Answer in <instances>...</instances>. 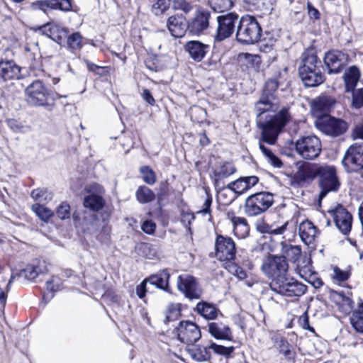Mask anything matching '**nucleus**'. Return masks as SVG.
<instances>
[{
    "instance_id": "f257e3e1",
    "label": "nucleus",
    "mask_w": 363,
    "mask_h": 363,
    "mask_svg": "<svg viewBox=\"0 0 363 363\" xmlns=\"http://www.w3.org/2000/svg\"><path fill=\"white\" fill-rule=\"evenodd\" d=\"M287 70L284 69L280 74L279 81L276 79H269L259 100L255 104L256 122L262 130V140L269 145H274L282 128L290 121L291 115L287 108H283L277 113L279 101L274 95L279 84L287 79Z\"/></svg>"
},
{
    "instance_id": "f03ea898",
    "label": "nucleus",
    "mask_w": 363,
    "mask_h": 363,
    "mask_svg": "<svg viewBox=\"0 0 363 363\" xmlns=\"http://www.w3.org/2000/svg\"><path fill=\"white\" fill-rule=\"evenodd\" d=\"M321 62L314 54L303 53L302 65L300 66L299 76L306 86H316L324 81L320 69Z\"/></svg>"
},
{
    "instance_id": "7ed1b4c3",
    "label": "nucleus",
    "mask_w": 363,
    "mask_h": 363,
    "mask_svg": "<svg viewBox=\"0 0 363 363\" xmlns=\"http://www.w3.org/2000/svg\"><path fill=\"white\" fill-rule=\"evenodd\" d=\"M261 33V26L255 17L245 15L240 18L236 33L238 42L254 44L259 40Z\"/></svg>"
},
{
    "instance_id": "20e7f679",
    "label": "nucleus",
    "mask_w": 363,
    "mask_h": 363,
    "mask_svg": "<svg viewBox=\"0 0 363 363\" xmlns=\"http://www.w3.org/2000/svg\"><path fill=\"white\" fill-rule=\"evenodd\" d=\"M273 195L268 192H259L248 196L244 211L249 216H257L267 211L273 204Z\"/></svg>"
},
{
    "instance_id": "39448f33",
    "label": "nucleus",
    "mask_w": 363,
    "mask_h": 363,
    "mask_svg": "<svg viewBox=\"0 0 363 363\" xmlns=\"http://www.w3.org/2000/svg\"><path fill=\"white\" fill-rule=\"evenodd\" d=\"M261 270L272 281H284L288 271V264L284 257L269 256L262 262Z\"/></svg>"
},
{
    "instance_id": "423d86ee",
    "label": "nucleus",
    "mask_w": 363,
    "mask_h": 363,
    "mask_svg": "<svg viewBox=\"0 0 363 363\" xmlns=\"http://www.w3.org/2000/svg\"><path fill=\"white\" fill-rule=\"evenodd\" d=\"M317 176L319 177V186L320 188V199H323L328 193L338 190L340 182L334 166H320Z\"/></svg>"
},
{
    "instance_id": "0eeeda50",
    "label": "nucleus",
    "mask_w": 363,
    "mask_h": 363,
    "mask_svg": "<svg viewBox=\"0 0 363 363\" xmlns=\"http://www.w3.org/2000/svg\"><path fill=\"white\" fill-rule=\"evenodd\" d=\"M26 99L33 106H43L49 104L51 91L39 79L30 83L25 89Z\"/></svg>"
},
{
    "instance_id": "6e6552de",
    "label": "nucleus",
    "mask_w": 363,
    "mask_h": 363,
    "mask_svg": "<svg viewBox=\"0 0 363 363\" xmlns=\"http://www.w3.org/2000/svg\"><path fill=\"white\" fill-rule=\"evenodd\" d=\"M321 142L315 135L301 137L295 143L296 153L305 160L315 159L321 152Z\"/></svg>"
},
{
    "instance_id": "1a4fd4ad",
    "label": "nucleus",
    "mask_w": 363,
    "mask_h": 363,
    "mask_svg": "<svg viewBox=\"0 0 363 363\" xmlns=\"http://www.w3.org/2000/svg\"><path fill=\"white\" fill-rule=\"evenodd\" d=\"M269 286L273 291L289 297L300 296L306 291V286L304 284L286 276L283 281H272Z\"/></svg>"
},
{
    "instance_id": "9d476101",
    "label": "nucleus",
    "mask_w": 363,
    "mask_h": 363,
    "mask_svg": "<svg viewBox=\"0 0 363 363\" xmlns=\"http://www.w3.org/2000/svg\"><path fill=\"white\" fill-rule=\"evenodd\" d=\"M315 126L323 133L332 137L340 136L348 129L347 122L330 116L318 119L315 121Z\"/></svg>"
},
{
    "instance_id": "9b49d317",
    "label": "nucleus",
    "mask_w": 363,
    "mask_h": 363,
    "mask_svg": "<svg viewBox=\"0 0 363 363\" xmlns=\"http://www.w3.org/2000/svg\"><path fill=\"white\" fill-rule=\"evenodd\" d=\"M177 289L189 299H198L202 290L196 279L191 275L184 274L177 278Z\"/></svg>"
},
{
    "instance_id": "f8f14e48",
    "label": "nucleus",
    "mask_w": 363,
    "mask_h": 363,
    "mask_svg": "<svg viewBox=\"0 0 363 363\" xmlns=\"http://www.w3.org/2000/svg\"><path fill=\"white\" fill-rule=\"evenodd\" d=\"M342 164L350 171L363 167V143H355L347 149Z\"/></svg>"
},
{
    "instance_id": "ddd939ff",
    "label": "nucleus",
    "mask_w": 363,
    "mask_h": 363,
    "mask_svg": "<svg viewBox=\"0 0 363 363\" xmlns=\"http://www.w3.org/2000/svg\"><path fill=\"white\" fill-rule=\"evenodd\" d=\"M238 16L233 13H228L217 17L218 28L215 39L222 41L229 38L234 32L235 23Z\"/></svg>"
},
{
    "instance_id": "4468645a",
    "label": "nucleus",
    "mask_w": 363,
    "mask_h": 363,
    "mask_svg": "<svg viewBox=\"0 0 363 363\" xmlns=\"http://www.w3.org/2000/svg\"><path fill=\"white\" fill-rule=\"evenodd\" d=\"M337 229L343 234L347 235L352 229V216L342 205L328 211Z\"/></svg>"
},
{
    "instance_id": "2eb2a0df",
    "label": "nucleus",
    "mask_w": 363,
    "mask_h": 363,
    "mask_svg": "<svg viewBox=\"0 0 363 363\" xmlns=\"http://www.w3.org/2000/svg\"><path fill=\"white\" fill-rule=\"evenodd\" d=\"M235 243L231 238L218 235L216 240V256L220 261H231L235 257Z\"/></svg>"
},
{
    "instance_id": "dca6fc26",
    "label": "nucleus",
    "mask_w": 363,
    "mask_h": 363,
    "mask_svg": "<svg viewBox=\"0 0 363 363\" xmlns=\"http://www.w3.org/2000/svg\"><path fill=\"white\" fill-rule=\"evenodd\" d=\"M48 267L45 261H37L30 264H28L24 269L16 274H12L7 284L6 289L9 290L11 283L16 278L23 277L27 280L35 279L40 274L47 273Z\"/></svg>"
},
{
    "instance_id": "f3484780",
    "label": "nucleus",
    "mask_w": 363,
    "mask_h": 363,
    "mask_svg": "<svg viewBox=\"0 0 363 363\" xmlns=\"http://www.w3.org/2000/svg\"><path fill=\"white\" fill-rule=\"evenodd\" d=\"M177 330L178 339L186 345H191L201 337L199 327L189 320L180 322Z\"/></svg>"
},
{
    "instance_id": "a211bd4d",
    "label": "nucleus",
    "mask_w": 363,
    "mask_h": 363,
    "mask_svg": "<svg viewBox=\"0 0 363 363\" xmlns=\"http://www.w3.org/2000/svg\"><path fill=\"white\" fill-rule=\"evenodd\" d=\"M85 189L86 192L89 193V195L84 197V206L93 211L101 210L105 204L104 199L101 195L104 192L102 187L94 184L86 187Z\"/></svg>"
},
{
    "instance_id": "6ab92c4d",
    "label": "nucleus",
    "mask_w": 363,
    "mask_h": 363,
    "mask_svg": "<svg viewBox=\"0 0 363 363\" xmlns=\"http://www.w3.org/2000/svg\"><path fill=\"white\" fill-rule=\"evenodd\" d=\"M211 12L199 9L194 13V17L188 23V29L190 33L194 35H200L209 26Z\"/></svg>"
},
{
    "instance_id": "aec40b11",
    "label": "nucleus",
    "mask_w": 363,
    "mask_h": 363,
    "mask_svg": "<svg viewBox=\"0 0 363 363\" xmlns=\"http://www.w3.org/2000/svg\"><path fill=\"white\" fill-rule=\"evenodd\" d=\"M347 62V56L339 50L330 51L325 55L324 63L330 74L340 72Z\"/></svg>"
},
{
    "instance_id": "412c9836",
    "label": "nucleus",
    "mask_w": 363,
    "mask_h": 363,
    "mask_svg": "<svg viewBox=\"0 0 363 363\" xmlns=\"http://www.w3.org/2000/svg\"><path fill=\"white\" fill-rule=\"evenodd\" d=\"M33 10H40L48 13L51 10L59 9L69 11L72 9L71 0H39L31 4Z\"/></svg>"
},
{
    "instance_id": "4be33fe9",
    "label": "nucleus",
    "mask_w": 363,
    "mask_h": 363,
    "mask_svg": "<svg viewBox=\"0 0 363 363\" xmlns=\"http://www.w3.org/2000/svg\"><path fill=\"white\" fill-rule=\"evenodd\" d=\"M319 167L315 164L310 163H304L300 165L294 176V182L298 185L311 182L317 177Z\"/></svg>"
},
{
    "instance_id": "5701e85b",
    "label": "nucleus",
    "mask_w": 363,
    "mask_h": 363,
    "mask_svg": "<svg viewBox=\"0 0 363 363\" xmlns=\"http://www.w3.org/2000/svg\"><path fill=\"white\" fill-rule=\"evenodd\" d=\"M335 104V100L328 96H320L314 99L311 104V111L313 114L319 118L328 113Z\"/></svg>"
},
{
    "instance_id": "b1692460",
    "label": "nucleus",
    "mask_w": 363,
    "mask_h": 363,
    "mask_svg": "<svg viewBox=\"0 0 363 363\" xmlns=\"http://www.w3.org/2000/svg\"><path fill=\"white\" fill-rule=\"evenodd\" d=\"M184 48L192 60L201 62L208 53L209 45L199 40H191L186 43Z\"/></svg>"
},
{
    "instance_id": "393cba45",
    "label": "nucleus",
    "mask_w": 363,
    "mask_h": 363,
    "mask_svg": "<svg viewBox=\"0 0 363 363\" xmlns=\"http://www.w3.org/2000/svg\"><path fill=\"white\" fill-rule=\"evenodd\" d=\"M167 28L173 37L182 38L185 35L188 26L183 16H172L167 19Z\"/></svg>"
},
{
    "instance_id": "a878e982",
    "label": "nucleus",
    "mask_w": 363,
    "mask_h": 363,
    "mask_svg": "<svg viewBox=\"0 0 363 363\" xmlns=\"http://www.w3.org/2000/svg\"><path fill=\"white\" fill-rule=\"evenodd\" d=\"M42 33L58 44H61L64 40L67 37V30L55 23H48L44 25L40 28Z\"/></svg>"
},
{
    "instance_id": "bb28decb",
    "label": "nucleus",
    "mask_w": 363,
    "mask_h": 363,
    "mask_svg": "<svg viewBox=\"0 0 363 363\" xmlns=\"http://www.w3.org/2000/svg\"><path fill=\"white\" fill-rule=\"evenodd\" d=\"M21 68L11 60L0 62V81L6 82L20 78Z\"/></svg>"
},
{
    "instance_id": "cd10ccee",
    "label": "nucleus",
    "mask_w": 363,
    "mask_h": 363,
    "mask_svg": "<svg viewBox=\"0 0 363 363\" xmlns=\"http://www.w3.org/2000/svg\"><path fill=\"white\" fill-rule=\"evenodd\" d=\"M298 233L301 240L308 245L315 240L318 234L315 226L309 220H304L299 224Z\"/></svg>"
},
{
    "instance_id": "c85d7f7f",
    "label": "nucleus",
    "mask_w": 363,
    "mask_h": 363,
    "mask_svg": "<svg viewBox=\"0 0 363 363\" xmlns=\"http://www.w3.org/2000/svg\"><path fill=\"white\" fill-rule=\"evenodd\" d=\"M209 333L218 340H232V333L230 328L221 322H213L208 324Z\"/></svg>"
},
{
    "instance_id": "c756f323",
    "label": "nucleus",
    "mask_w": 363,
    "mask_h": 363,
    "mask_svg": "<svg viewBox=\"0 0 363 363\" xmlns=\"http://www.w3.org/2000/svg\"><path fill=\"white\" fill-rule=\"evenodd\" d=\"M330 298L345 313L350 312L352 308L351 297L343 291H331Z\"/></svg>"
},
{
    "instance_id": "7c9ffc66",
    "label": "nucleus",
    "mask_w": 363,
    "mask_h": 363,
    "mask_svg": "<svg viewBox=\"0 0 363 363\" xmlns=\"http://www.w3.org/2000/svg\"><path fill=\"white\" fill-rule=\"evenodd\" d=\"M247 191L246 183L243 177H241L234 182H230L228 184L226 188L221 189L218 193V196L220 200H223V198L228 194H232L235 193L238 195L244 194Z\"/></svg>"
},
{
    "instance_id": "2f4dec72",
    "label": "nucleus",
    "mask_w": 363,
    "mask_h": 363,
    "mask_svg": "<svg viewBox=\"0 0 363 363\" xmlns=\"http://www.w3.org/2000/svg\"><path fill=\"white\" fill-rule=\"evenodd\" d=\"M196 311L206 320H214L220 313L219 309L214 304L206 301L199 302Z\"/></svg>"
},
{
    "instance_id": "473e14b6",
    "label": "nucleus",
    "mask_w": 363,
    "mask_h": 363,
    "mask_svg": "<svg viewBox=\"0 0 363 363\" xmlns=\"http://www.w3.org/2000/svg\"><path fill=\"white\" fill-rule=\"evenodd\" d=\"M170 274L167 270H162L158 273L150 276L147 281L152 285L162 289L165 291L169 292V279Z\"/></svg>"
},
{
    "instance_id": "72a5a7b5",
    "label": "nucleus",
    "mask_w": 363,
    "mask_h": 363,
    "mask_svg": "<svg viewBox=\"0 0 363 363\" xmlns=\"http://www.w3.org/2000/svg\"><path fill=\"white\" fill-rule=\"evenodd\" d=\"M344 80L347 91L354 88L360 77V72L356 66H352L344 74Z\"/></svg>"
},
{
    "instance_id": "f704fd0d",
    "label": "nucleus",
    "mask_w": 363,
    "mask_h": 363,
    "mask_svg": "<svg viewBox=\"0 0 363 363\" xmlns=\"http://www.w3.org/2000/svg\"><path fill=\"white\" fill-rule=\"evenodd\" d=\"M234 235L240 238H245L249 233L250 228L246 218L242 217L232 224Z\"/></svg>"
},
{
    "instance_id": "c9c22d12",
    "label": "nucleus",
    "mask_w": 363,
    "mask_h": 363,
    "mask_svg": "<svg viewBox=\"0 0 363 363\" xmlns=\"http://www.w3.org/2000/svg\"><path fill=\"white\" fill-rule=\"evenodd\" d=\"M289 221L284 222L281 226L274 227L273 225L261 223L257 225V230L262 233H268L271 235H282L286 230Z\"/></svg>"
},
{
    "instance_id": "e433bc0d",
    "label": "nucleus",
    "mask_w": 363,
    "mask_h": 363,
    "mask_svg": "<svg viewBox=\"0 0 363 363\" xmlns=\"http://www.w3.org/2000/svg\"><path fill=\"white\" fill-rule=\"evenodd\" d=\"M136 199L140 203H146L152 201L155 195L154 192L145 186H140L135 192Z\"/></svg>"
},
{
    "instance_id": "4c0bfd02",
    "label": "nucleus",
    "mask_w": 363,
    "mask_h": 363,
    "mask_svg": "<svg viewBox=\"0 0 363 363\" xmlns=\"http://www.w3.org/2000/svg\"><path fill=\"white\" fill-rule=\"evenodd\" d=\"M191 357L196 361H206L210 358L208 349L203 346H195L188 350Z\"/></svg>"
},
{
    "instance_id": "58836bf2",
    "label": "nucleus",
    "mask_w": 363,
    "mask_h": 363,
    "mask_svg": "<svg viewBox=\"0 0 363 363\" xmlns=\"http://www.w3.org/2000/svg\"><path fill=\"white\" fill-rule=\"evenodd\" d=\"M31 209L44 222H48L54 216V213L51 209L39 203L32 205Z\"/></svg>"
},
{
    "instance_id": "ea45409f",
    "label": "nucleus",
    "mask_w": 363,
    "mask_h": 363,
    "mask_svg": "<svg viewBox=\"0 0 363 363\" xmlns=\"http://www.w3.org/2000/svg\"><path fill=\"white\" fill-rule=\"evenodd\" d=\"M301 254V249L297 245H284L282 249V256L291 262H296Z\"/></svg>"
},
{
    "instance_id": "a19ab883",
    "label": "nucleus",
    "mask_w": 363,
    "mask_h": 363,
    "mask_svg": "<svg viewBox=\"0 0 363 363\" xmlns=\"http://www.w3.org/2000/svg\"><path fill=\"white\" fill-rule=\"evenodd\" d=\"M235 168L231 163H225L214 170L216 179L228 177L235 173Z\"/></svg>"
},
{
    "instance_id": "79ce46f5",
    "label": "nucleus",
    "mask_w": 363,
    "mask_h": 363,
    "mask_svg": "<svg viewBox=\"0 0 363 363\" xmlns=\"http://www.w3.org/2000/svg\"><path fill=\"white\" fill-rule=\"evenodd\" d=\"M351 324L357 332L363 333V305L353 313Z\"/></svg>"
},
{
    "instance_id": "37998d69",
    "label": "nucleus",
    "mask_w": 363,
    "mask_h": 363,
    "mask_svg": "<svg viewBox=\"0 0 363 363\" xmlns=\"http://www.w3.org/2000/svg\"><path fill=\"white\" fill-rule=\"evenodd\" d=\"M66 38L69 48L72 50H79L82 48L83 37L79 32L74 33Z\"/></svg>"
},
{
    "instance_id": "c03bdc74",
    "label": "nucleus",
    "mask_w": 363,
    "mask_h": 363,
    "mask_svg": "<svg viewBox=\"0 0 363 363\" xmlns=\"http://www.w3.org/2000/svg\"><path fill=\"white\" fill-rule=\"evenodd\" d=\"M211 8L216 12H223L233 6V0H208Z\"/></svg>"
},
{
    "instance_id": "a18cd8bd",
    "label": "nucleus",
    "mask_w": 363,
    "mask_h": 363,
    "mask_svg": "<svg viewBox=\"0 0 363 363\" xmlns=\"http://www.w3.org/2000/svg\"><path fill=\"white\" fill-rule=\"evenodd\" d=\"M143 181L148 184H154L156 182V174L149 166H143L140 169Z\"/></svg>"
},
{
    "instance_id": "49530a36",
    "label": "nucleus",
    "mask_w": 363,
    "mask_h": 363,
    "mask_svg": "<svg viewBox=\"0 0 363 363\" xmlns=\"http://www.w3.org/2000/svg\"><path fill=\"white\" fill-rule=\"evenodd\" d=\"M259 146L262 152L269 160L272 165L276 167H280L282 165L281 160L277 157H276L269 149L267 148L261 142H259Z\"/></svg>"
},
{
    "instance_id": "de8ad7c7",
    "label": "nucleus",
    "mask_w": 363,
    "mask_h": 363,
    "mask_svg": "<svg viewBox=\"0 0 363 363\" xmlns=\"http://www.w3.org/2000/svg\"><path fill=\"white\" fill-rule=\"evenodd\" d=\"M111 227L105 222L102 223L101 228L96 232V237L101 242H106L110 238Z\"/></svg>"
},
{
    "instance_id": "09e8293b",
    "label": "nucleus",
    "mask_w": 363,
    "mask_h": 363,
    "mask_svg": "<svg viewBox=\"0 0 363 363\" xmlns=\"http://www.w3.org/2000/svg\"><path fill=\"white\" fill-rule=\"evenodd\" d=\"M350 277V273L347 270H342L337 267L333 268V279L337 282L347 281Z\"/></svg>"
},
{
    "instance_id": "8fccbe9b",
    "label": "nucleus",
    "mask_w": 363,
    "mask_h": 363,
    "mask_svg": "<svg viewBox=\"0 0 363 363\" xmlns=\"http://www.w3.org/2000/svg\"><path fill=\"white\" fill-rule=\"evenodd\" d=\"M209 348L211 349L216 353L225 357L230 356L234 350L233 347H224L222 345H217L216 343H212L210 345Z\"/></svg>"
},
{
    "instance_id": "3c124183",
    "label": "nucleus",
    "mask_w": 363,
    "mask_h": 363,
    "mask_svg": "<svg viewBox=\"0 0 363 363\" xmlns=\"http://www.w3.org/2000/svg\"><path fill=\"white\" fill-rule=\"evenodd\" d=\"M352 105L355 108L363 106V89H359L353 92Z\"/></svg>"
},
{
    "instance_id": "603ef678",
    "label": "nucleus",
    "mask_w": 363,
    "mask_h": 363,
    "mask_svg": "<svg viewBox=\"0 0 363 363\" xmlns=\"http://www.w3.org/2000/svg\"><path fill=\"white\" fill-rule=\"evenodd\" d=\"M70 206L67 203H62L57 208V216L61 220H65L69 218L70 216Z\"/></svg>"
},
{
    "instance_id": "864d4df0",
    "label": "nucleus",
    "mask_w": 363,
    "mask_h": 363,
    "mask_svg": "<svg viewBox=\"0 0 363 363\" xmlns=\"http://www.w3.org/2000/svg\"><path fill=\"white\" fill-rule=\"evenodd\" d=\"M30 196L34 200H38L42 198L44 199V200H50L51 196L50 194L48 193L47 189H36L31 191Z\"/></svg>"
},
{
    "instance_id": "5fc2aeb1",
    "label": "nucleus",
    "mask_w": 363,
    "mask_h": 363,
    "mask_svg": "<svg viewBox=\"0 0 363 363\" xmlns=\"http://www.w3.org/2000/svg\"><path fill=\"white\" fill-rule=\"evenodd\" d=\"M172 6L174 9L182 10L185 13L192 9L191 5L186 0H172Z\"/></svg>"
},
{
    "instance_id": "6e6d98bb",
    "label": "nucleus",
    "mask_w": 363,
    "mask_h": 363,
    "mask_svg": "<svg viewBox=\"0 0 363 363\" xmlns=\"http://www.w3.org/2000/svg\"><path fill=\"white\" fill-rule=\"evenodd\" d=\"M228 271L240 279H244L247 277L245 271L242 267L234 264H229Z\"/></svg>"
},
{
    "instance_id": "4d7b16f0",
    "label": "nucleus",
    "mask_w": 363,
    "mask_h": 363,
    "mask_svg": "<svg viewBox=\"0 0 363 363\" xmlns=\"http://www.w3.org/2000/svg\"><path fill=\"white\" fill-rule=\"evenodd\" d=\"M62 284L61 279L57 277H52L46 282L47 290L55 291L60 289Z\"/></svg>"
},
{
    "instance_id": "13d9d810",
    "label": "nucleus",
    "mask_w": 363,
    "mask_h": 363,
    "mask_svg": "<svg viewBox=\"0 0 363 363\" xmlns=\"http://www.w3.org/2000/svg\"><path fill=\"white\" fill-rule=\"evenodd\" d=\"M279 351L286 357L291 358V346L286 340L281 338L279 342Z\"/></svg>"
},
{
    "instance_id": "bf43d9fd",
    "label": "nucleus",
    "mask_w": 363,
    "mask_h": 363,
    "mask_svg": "<svg viewBox=\"0 0 363 363\" xmlns=\"http://www.w3.org/2000/svg\"><path fill=\"white\" fill-rule=\"evenodd\" d=\"M141 228H142V230L145 233L152 234V233H154V232L155 230L156 225L152 220H147L144 221Z\"/></svg>"
},
{
    "instance_id": "052dcab7",
    "label": "nucleus",
    "mask_w": 363,
    "mask_h": 363,
    "mask_svg": "<svg viewBox=\"0 0 363 363\" xmlns=\"http://www.w3.org/2000/svg\"><path fill=\"white\" fill-rule=\"evenodd\" d=\"M8 125L11 129L16 133H23L25 131L24 126L14 119L9 120Z\"/></svg>"
},
{
    "instance_id": "680f3d73",
    "label": "nucleus",
    "mask_w": 363,
    "mask_h": 363,
    "mask_svg": "<svg viewBox=\"0 0 363 363\" xmlns=\"http://www.w3.org/2000/svg\"><path fill=\"white\" fill-rule=\"evenodd\" d=\"M212 203V198L211 196L207 194L206 199L204 201V203L202 206V208L199 211V213L202 214H209L211 212V206Z\"/></svg>"
},
{
    "instance_id": "e2e57ef3",
    "label": "nucleus",
    "mask_w": 363,
    "mask_h": 363,
    "mask_svg": "<svg viewBox=\"0 0 363 363\" xmlns=\"http://www.w3.org/2000/svg\"><path fill=\"white\" fill-rule=\"evenodd\" d=\"M147 279H145L139 285L136 286L135 291L140 298H143L145 296L146 293V282Z\"/></svg>"
},
{
    "instance_id": "0e129e2a",
    "label": "nucleus",
    "mask_w": 363,
    "mask_h": 363,
    "mask_svg": "<svg viewBox=\"0 0 363 363\" xmlns=\"http://www.w3.org/2000/svg\"><path fill=\"white\" fill-rule=\"evenodd\" d=\"M243 179L246 183L247 190L255 186L259 182V179L256 176L245 177Z\"/></svg>"
},
{
    "instance_id": "69168bd1",
    "label": "nucleus",
    "mask_w": 363,
    "mask_h": 363,
    "mask_svg": "<svg viewBox=\"0 0 363 363\" xmlns=\"http://www.w3.org/2000/svg\"><path fill=\"white\" fill-rule=\"evenodd\" d=\"M143 99L146 101L149 104L153 105L155 102L153 96L148 89H144L142 94Z\"/></svg>"
},
{
    "instance_id": "338daca9",
    "label": "nucleus",
    "mask_w": 363,
    "mask_h": 363,
    "mask_svg": "<svg viewBox=\"0 0 363 363\" xmlns=\"http://www.w3.org/2000/svg\"><path fill=\"white\" fill-rule=\"evenodd\" d=\"M299 320L301 322V324L302 325V327L304 329H306V330H308L311 331H313V329L312 328H311L309 325L308 318V315L306 313H305L302 316H301Z\"/></svg>"
},
{
    "instance_id": "774afa93",
    "label": "nucleus",
    "mask_w": 363,
    "mask_h": 363,
    "mask_svg": "<svg viewBox=\"0 0 363 363\" xmlns=\"http://www.w3.org/2000/svg\"><path fill=\"white\" fill-rule=\"evenodd\" d=\"M157 9H160L162 11L167 10L169 6V0H157L156 4Z\"/></svg>"
}]
</instances>
